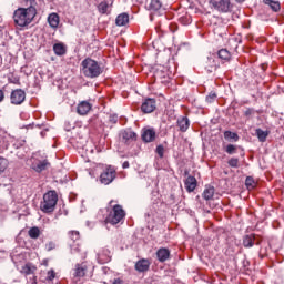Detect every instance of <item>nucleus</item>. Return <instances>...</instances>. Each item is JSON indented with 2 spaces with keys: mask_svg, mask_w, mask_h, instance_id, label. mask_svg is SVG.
<instances>
[{
  "mask_svg": "<svg viewBox=\"0 0 284 284\" xmlns=\"http://www.w3.org/2000/svg\"><path fill=\"white\" fill-rule=\"evenodd\" d=\"M237 1H245V0H237Z\"/></svg>",
  "mask_w": 284,
  "mask_h": 284,
  "instance_id": "09e8293b",
  "label": "nucleus"
},
{
  "mask_svg": "<svg viewBox=\"0 0 284 284\" xmlns=\"http://www.w3.org/2000/svg\"><path fill=\"white\" fill-rule=\"evenodd\" d=\"M91 110H92V104H90V102L88 101H82L77 106V112L81 116H85V114H88V112H90Z\"/></svg>",
  "mask_w": 284,
  "mask_h": 284,
  "instance_id": "ddd939ff",
  "label": "nucleus"
},
{
  "mask_svg": "<svg viewBox=\"0 0 284 284\" xmlns=\"http://www.w3.org/2000/svg\"><path fill=\"white\" fill-rule=\"evenodd\" d=\"M53 52L57 54V57H63L65 52H68V49L64 47L63 43H55L53 45Z\"/></svg>",
  "mask_w": 284,
  "mask_h": 284,
  "instance_id": "aec40b11",
  "label": "nucleus"
},
{
  "mask_svg": "<svg viewBox=\"0 0 284 284\" xmlns=\"http://www.w3.org/2000/svg\"><path fill=\"white\" fill-rule=\"evenodd\" d=\"M71 254H81V246L79 244L71 245Z\"/></svg>",
  "mask_w": 284,
  "mask_h": 284,
  "instance_id": "4c0bfd02",
  "label": "nucleus"
},
{
  "mask_svg": "<svg viewBox=\"0 0 284 284\" xmlns=\"http://www.w3.org/2000/svg\"><path fill=\"white\" fill-rule=\"evenodd\" d=\"M21 274L30 275L34 274L37 272V266H34L32 263H27L24 266L21 268Z\"/></svg>",
  "mask_w": 284,
  "mask_h": 284,
  "instance_id": "4be33fe9",
  "label": "nucleus"
},
{
  "mask_svg": "<svg viewBox=\"0 0 284 284\" xmlns=\"http://www.w3.org/2000/svg\"><path fill=\"white\" fill-rule=\"evenodd\" d=\"M215 99H216V93H210V94L206 97L207 103H212Z\"/></svg>",
  "mask_w": 284,
  "mask_h": 284,
  "instance_id": "a19ab883",
  "label": "nucleus"
},
{
  "mask_svg": "<svg viewBox=\"0 0 284 284\" xmlns=\"http://www.w3.org/2000/svg\"><path fill=\"white\" fill-rule=\"evenodd\" d=\"M184 185L186 187V192H194V190H196V178L189 175Z\"/></svg>",
  "mask_w": 284,
  "mask_h": 284,
  "instance_id": "dca6fc26",
  "label": "nucleus"
},
{
  "mask_svg": "<svg viewBox=\"0 0 284 284\" xmlns=\"http://www.w3.org/2000/svg\"><path fill=\"white\" fill-rule=\"evenodd\" d=\"M237 150H239V146L234 144H227L225 148L226 154H236Z\"/></svg>",
  "mask_w": 284,
  "mask_h": 284,
  "instance_id": "72a5a7b5",
  "label": "nucleus"
},
{
  "mask_svg": "<svg viewBox=\"0 0 284 284\" xmlns=\"http://www.w3.org/2000/svg\"><path fill=\"white\" fill-rule=\"evenodd\" d=\"M120 140L125 145H130L133 141H136V133L134 131L124 130L120 133Z\"/></svg>",
  "mask_w": 284,
  "mask_h": 284,
  "instance_id": "9d476101",
  "label": "nucleus"
},
{
  "mask_svg": "<svg viewBox=\"0 0 284 284\" xmlns=\"http://www.w3.org/2000/svg\"><path fill=\"white\" fill-rule=\"evenodd\" d=\"M130 23V16L128 13H121L115 19V26L123 27Z\"/></svg>",
  "mask_w": 284,
  "mask_h": 284,
  "instance_id": "a211bd4d",
  "label": "nucleus"
},
{
  "mask_svg": "<svg viewBox=\"0 0 284 284\" xmlns=\"http://www.w3.org/2000/svg\"><path fill=\"white\" fill-rule=\"evenodd\" d=\"M162 6L163 3L161 2V0H151L150 10L156 12V10H161Z\"/></svg>",
  "mask_w": 284,
  "mask_h": 284,
  "instance_id": "7c9ffc66",
  "label": "nucleus"
},
{
  "mask_svg": "<svg viewBox=\"0 0 284 284\" xmlns=\"http://www.w3.org/2000/svg\"><path fill=\"white\" fill-rule=\"evenodd\" d=\"M224 139L226 141H239V134L234 133L232 131H225L224 132Z\"/></svg>",
  "mask_w": 284,
  "mask_h": 284,
  "instance_id": "c756f323",
  "label": "nucleus"
},
{
  "mask_svg": "<svg viewBox=\"0 0 284 284\" xmlns=\"http://www.w3.org/2000/svg\"><path fill=\"white\" fill-rule=\"evenodd\" d=\"M6 99V93H3V90L0 89V103Z\"/></svg>",
  "mask_w": 284,
  "mask_h": 284,
  "instance_id": "c03bdc74",
  "label": "nucleus"
},
{
  "mask_svg": "<svg viewBox=\"0 0 284 284\" xmlns=\"http://www.w3.org/2000/svg\"><path fill=\"white\" fill-rule=\"evenodd\" d=\"M57 203H59V195L57 194V191H48L43 195L40 210L44 212V214H52V212L57 210Z\"/></svg>",
  "mask_w": 284,
  "mask_h": 284,
  "instance_id": "7ed1b4c3",
  "label": "nucleus"
},
{
  "mask_svg": "<svg viewBox=\"0 0 284 284\" xmlns=\"http://www.w3.org/2000/svg\"><path fill=\"white\" fill-rule=\"evenodd\" d=\"M216 68H219L216 60L213 57H209L205 61V70H207V72H214Z\"/></svg>",
  "mask_w": 284,
  "mask_h": 284,
  "instance_id": "6ab92c4d",
  "label": "nucleus"
},
{
  "mask_svg": "<svg viewBox=\"0 0 284 284\" xmlns=\"http://www.w3.org/2000/svg\"><path fill=\"white\" fill-rule=\"evenodd\" d=\"M265 6H270L271 10L273 12H278L281 10V2L280 1H274V0H264Z\"/></svg>",
  "mask_w": 284,
  "mask_h": 284,
  "instance_id": "b1692460",
  "label": "nucleus"
},
{
  "mask_svg": "<svg viewBox=\"0 0 284 284\" xmlns=\"http://www.w3.org/2000/svg\"><path fill=\"white\" fill-rule=\"evenodd\" d=\"M116 179V169L114 166H106L100 174V182L103 185H110Z\"/></svg>",
  "mask_w": 284,
  "mask_h": 284,
  "instance_id": "423d86ee",
  "label": "nucleus"
},
{
  "mask_svg": "<svg viewBox=\"0 0 284 284\" xmlns=\"http://www.w3.org/2000/svg\"><path fill=\"white\" fill-rule=\"evenodd\" d=\"M113 284H123V280H121V278H115V280L113 281Z\"/></svg>",
  "mask_w": 284,
  "mask_h": 284,
  "instance_id": "49530a36",
  "label": "nucleus"
},
{
  "mask_svg": "<svg viewBox=\"0 0 284 284\" xmlns=\"http://www.w3.org/2000/svg\"><path fill=\"white\" fill-rule=\"evenodd\" d=\"M178 126L180 132H187V130H190V119H187V116L178 119Z\"/></svg>",
  "mask_w": 284,
  "mask_h": 284,
  "instance_id": "2eb2a0df",
  "label": "nucleus"
},
{
  "mask_svg": "<svg viewBox=\"0 0 284 284\" xmlns=\"http://www.w3.org/2000/svg\"><path fill=\"white\" fill-rule=\"evenodd\" d=\"M81 72L87 79H97L103 74V67L95 60L87 58L81 62Z\"/></svg>",
  "mask_w": 284,
  "mask_h": 284,
  "instance_id": "f03ea898",
  "label": "nucleus"
},
{
  "mask_svg": "<svg viewBox=\"0 0 284 284\" xmlns=\"http://www.w3.org/2000/svg\"><path fill=\"white\" fill-rule=\"evenodd\" d=\"M261 242H262L261 236L256 234H250L243 237L244 247H254V245H260Z\"/></svg>",
  "mask_w": 284,
  "mask_h": 284,
  "instance_id": "1a4fd4ad",
  "label": "nucleus"
},
{
  "mask_svg": "<svg viewBox=\"0 0 284 284\" xmlns=\"http://www.w3.org/2000/svg\"><path fill=\"white\" fill-rule=\"evenodd\" d=\"M245 185L248 190H254V187L256 186V182H254V178L247 176L245 180Z\"/></svg>",
  "mask_w": 284,
  "mask_h": 284,
  "instance_id": "473e14b6",
  "label": "nucleus"
},
{
  "mask_svg": "<svg viewBox=\"0 0 284 284\" xmlns=\"http://www.w3.org/2000/svg\"><path fill=\"white\" fill-rule=\"evenodd\" d=\"M164 152H165V149L163 148V145L156 146V154H159L160 159H163Z\"/></svg>",
  "mask_w": 284,
  "mask_h": 284,
  "instance_id": "ea45409f",
  "label": "nucleus"
},
{
  "mask_svg": "<svg viewBox=\"0 0 284 284\" xmlns=\"http://www.w3.org/2000/svg\"><path fill=\"white\" fill-rule=\"evenodd\" d=\"M110 8V3H108V1H102L98 4V12H100V14H110V12L108 11Z\"/></svg>",
  "mask_w": 284,
  "mask_h": 284,
  "instance_id": "393cba45",
  "label": "nucleus"
},
{
  "mask_svg": "<svg viewBox=\"0 0 284 284\" xmlns=\"http://www.w3.org/2000/svg\"><path fill=\"white\" fill-rule=\"evenodd\" d=\"M24 8H18L13 12V21L18 28H26L34 21L37 12L43 8L44 0H23Z\"/></svg>",
  "mask_w": 284,
  "mask_h": 284,
  "instance_id": "f257e3e1",
  "label": "nucleus"
},
{
  "mask_svg": "<svg viewBox=\"0 0 284 284\" xmlns=\"http://www.w3.org/2000/svg\"><path fill=\"white\" fill-rule=\"evenodd\" d=\"M88 274V264L85 262L78 263L74 265L72 276L73 278H77L78 281L80 278H83Z\"/></svg>",
  "mask_w": 284,
  "mask_h": 284,
  "instance_id": "6e6552de",
  "label": "nucleus"
},
{
  "mask_svg": "<svg viewBox=\"0 0 284 284\" xmlns=\"http://www.w3.org/2000/svg\"><path fill=\"white\" fill-rule=\"evenodd\" d=\"M30 239H39L41 236V230L38 226H33L28 232Z\"/></svg>",
  "mask_w": 284,
  "mask_h": 284,
  "instance_id": "c85d7f7f",
  "label": "nucleus"
},
{
  "mask_svg": "<svg viewBox=\"0 0 284 284\" xmlns=\"http://www.w3.org/2000/svg\"><path fill=\"white\" fill-rule=\"evenodd\" d=\"M156 257H158V261H160V263H165V261L170 258V251L166 247H162L158 250Z\"/></svg>",
  "mask_w": 284,
  "mask_h": 284,
  "instance_id": "f3484780",
  "label": "nucleus"
},
{
  "mask_svg": "<svg viewBox=\"0 0 284 284\" xmlns=\"http://www.w3.org/2000/svg\"><path fill=\"white\" fill-rule=\"evenodd\" d=\"M57 277V273H54V270H51L47 273V281H54Z\"/></svg>",
  "mask_w": 284,
  "mask_h": 284,
  "instance_id": "58836bf2",
  "label": "nucleus"
},
{
  "mask_svg": "<svg viewBox=\"0 0 284 284\" xmlns=\"http://www.w3.org/2000/svg\"><path fill=\"white\" fill-rule=\"evenodd\" d=\"M155 74H156V77H161V72L160 71H158Z\"/></svg>",
  "mask_w": 284,
  "mask_h": 284,
  "instance_id": "de8ad7c7",
  "label": "nucleus"
},
{
  "mask_svg": "<svg viewBox=\"0 0 284 284\" xmlns=\"http://www.w3.org/2000/svg\"><path fill=\"white\" fill-rule=\"evenodd\" d=\"M141 136L144 143H152L156 139V131L154 129H143Z\"/></svg>",
  "mask_w": 284,
  "mask_h": 284,
  "instance_id": "f8f14e48",
  "label": "nucleus"
},
{
  "mask_svg": "<svg viewBox=\"0 0 284 284\" xmlns=\"http://www.w3.org/2000/svg\"><path fill=\"white\" fill-rule=\"evenodd\" d=\"M141 110H142V112H144V114H150V113L154 112V110H156V100H154L152 98L146 99L142 103Z\"/></svg>",
  "mask_w": 284,
  "mask_h": 284,
  "instance_id": "9b49d317",
  "label": "nucleus"
},
{
  "mask_svg": "<svg viewBox=\"0 0 284 284\" xmlns=\"http://www.w3.org/2000/svg\"><path fill=\"white\" fill-rule=\"evenodd\" d=\"M48 22L51 28H59V14L50 13L48 17Z\"/></svg>",
  "mask_w": 284,
  "mask_h": 284,
  "instance_id": "5701e85b",
  "label": "nucleus"
},
{
  "mask_svg": "<svg viewBox=\"0 0 284 284\" xmlns=\"http://www.w3.org/2000/svg\"><path fill=\"white\" fill-rule=\"evenodd\" d=\"M123 219H125V211L123 210V206L116 204L113 206V211L106 216L105 222L111 225H118Z\"/></svg>",
  "mask_w": 284,
  "mask_h": 284,
  "instance_id": "20e7f679",
  "label": "nucleus"
},
{
  "mask_svg": "<svg viewBox=\"0 0 284 284\" xmlns=\"http://www.w3.org/2000/svg\"><path fill=\"white\" fill-rule=\"evenodd\" d=\"M48 165H50V164L48 163V161H47V160H43V161H40V162H38L37 164H34V165H33V170H34L36 172H43V170H47Z\"/></svg>",
  "mask_w": 284,
  "mask_h": 284,
  "instance_id": "a878e982",
  "label": "nucleus"
},
{
  "mask_svg": "<svg viewBox=\"0 0 284 284\" xmlns=\"http://www.w3.org/2000/svg\"><path fill=\"white\" fill-rule=\"evenodd\" d=\"M252 114H254V109H246V110L244 111V115H245V116H252Z\"/></svg>",
  "mask_w": 284,
  "mask_h": 284,
  "instance_id": "79ce46f5",
  "label": "nucleus"
},
{
  "mask_svg": "<svg viewBox=\"0 0 284 284\" xmlns=\"http://www.w3.org/2000/svg\"><path fill=\"white\" fill-rule=\"evenodd\" d=\"M8 169V160L4 158H0V174L1 172H6Z\"/></svg>",
  "mask_w": 284,
  "mask_h": 284,
  "instance_id": "f704fd0d",
  "label": "nucleus"
},
{
  "mask_svg": "<svg viewBox=\"0 0 284 284\" xmlns=\"http://www.w3.org/2000/svg\"><path fill=\"white\" fill-rule=\"evenodd\" d=\"M110 251L105 250L104 253H98V258H100V261H103V263H108L110 261Z\"/></svg>",
  "mask_w": 284,
  "mask_h": 284,
  "instance_id": "2f4dec72",
  "label": "nucleus"
},
{
  "mask_svg": "<svg viewBox=\"0 0 284 284\" xmlns=\"http://www.w3.org/2000/svg\"><path fill=\"white\" fill-rule=\"evenodd\" d=\"M109 121H110L111 123H116V121H119V116H118V115H110Z\"/></svg>",
  "mask_w": 284,
  "mask_h": 284,
  "instance_id": "37998d69",
  "label": "nucleus"
},
{
  "mask_svg": "<svg viewBox=\"0 0 284 284\" xmlns=\"http://www.w3.org/2000/svg\"><path fill=\"white\" fill-rule=\"evenodd\" d=\"M227 163H229L230 168H239V159L237 158H231Z\"/></svg>",
  "mask_w": 284,
  "mask_h": 284,
  "instance_id": "e433bc0d",
  "label": "nucleus"
},
{
  "mask_svg": "<svg viewBox=\"0 0 284 284\" xmlns=\"http://www.w3.org/2000/svg\"><path fill=\"white\" fill-rule=\"evenodd\" d=\"M136 272H148L150 270V260L142 258L135 263Z\"/></svg>",
  "mask_w": 284,
  "mask_h": 284,
  "instance_id": "4468645a",
  "label": "nucleus"
},
{
  "mask_svg": "<svg viewBox=\"0 0 284 284\" xmlns=\"http://www.w3.org/2000/svg\"><path fill=\"white\" fill-rule=\"evenodd\" d=\"M10 99L13 105H21V103L26 101V91L22 89H16L11 92Z\"/></svg>",
  "mask_w": 284,
  "mask_h": 284,
  "instance_id": "0eeeda50",
  "label": "nucleus"
},
{
  "mask_svg": "<svg viewBox=\"0 0 284 284\" xmlns=\"http://www.w3.org/2000/svg\"><path fill=\"white\" fill-rule=\"evenodd\" d=\"M255 134L261 143H265L267 141V131H263L262 129H256Z\"/></svg>",
  "mask_w": 284,
  "mask_h": 284,
  "instance_id": "bb28decb",
  "label": "nucleus"
},
{
  "mask_svg": "<svg viewBox=\"0 0 284 284\" xmlns=\"http://www.w3.org/2000/svg\"><path fill=\"white\" fill-rule=\"evenodd\" d=\"M214 186H206L202 196L205 201H212L214 199Z\"/></svg>",
  "mask_w": 284,
  "mask_h": 284,
  "instance_id": "412c9836",
  "label": "nucleus"
},
{
  "mask_svg": "<svg viewBox=\"0 0 284 284\" xmlns=\"http://www.w3.org/2000/svg\"><path fill=\"white\" fill-rule=\"evenodd\" d=\"M123 170H126V168H130V162L125 161L122 164Z\"/></svg>",
  "mask_w": 284,
  "mask_h": 284,
  "instance_id": "a18cd8bd",
  "label": "nucleus"
},
{
  "mask_svg": "<svg viewBox=\"0 0 284 284\" xmlns=\"http://www.w3.org/2000/svg\"><path fill=\"white\" fill-rule=\"evenodd\" d=\"M69 236L71 241H79V239H81L79 231H70Z\"/></svg>",
  "mask_w": 284,
  "mask_h": 284,
  "instance_id": "c9c22d12",
  "label": "nucleus"
},
{
  "mask_svg": "<svg viewBox=\"0 0 284 284\" xmlns=\"http://www.w3.org/2000/svg\"><path fill=\"white\" fill-rule=\"evenodd\" d=\"M210 7L216 12L227 13L232 10L233 6L230 0H210Z\"/></svg>",
  "mask_w": 284,
  "mask_h": 284,
  "instance_id": "39448f33",
  "label": "nucleus"
},
{
  "mask_svg": "<svg viewBox=\"0 0 284 284\" xmlns=\"http://www.w3.org/2000/svg\"><path fill=\"white\" fill-rule=\"evenodd\" d=\"M219 59H222V61H230V58L232 57L230 54V51H227V49H221L217 52Z\"/></svg>",
  "mask_w": 284,
  "mask_h": 284,
  "instance_id": "cd10ccee",
  "label": "nucleus"
}]
</instances>
